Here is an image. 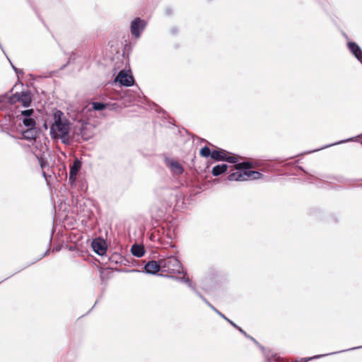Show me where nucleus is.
<instances>
[{
	"mask_svg": "<svg viewBox=\"0 0 362 362\" xmlns=\"http://www.w3.org/2000/svg\"><path fill=\"white\" fill-rule=\"evenodd\" d=\"M240 156L230 153L225 149L216 147L212 151L211 159L216 161H224L229 163L235 164L236 172L231 173L228 176L229 181H247L255 180L263 177V175L252 168L255 166L254 162L243 161L239 162Z\"/></svg>",
	"mask_w": 362,
	"mask_h": 362,
	"instance_id": "nucleus-1",
	"label": "nucleus"
},
{
	"mask_svg": "<svg viewBox=\"0 0 362 362\" xmlns=\"http://www.w3.org/2000/svg\"><path fill=\"white\" fill-rule=\"evenodd\" d=\"M70 122L66 118L62 111L56 110L53 113V122L50 126V136L54 137L59 132L70 127Z\"/></svg>",
	"mask_w": 362,
	"mask_h": 362,
	"instance_id": "nucleus-2",
	"label": "nucleus"
},
{
	"mask_svg": "<svg viewBox=\"0 0 362 362\" xmlns=\"http://www.w3.org/2000/svg\"><path fill=\"white\" fill-rule=\"evenodd\" d=\"M160 260L162 272L173 274L183 273L182 265L178 259L175 256L171 255Z\"/></svg>",
	"mask_w": 362,
	"mask_h": 362,
	"instance_id": "nucleus-3",
	"label": "nucleus"
},
{
	"mask_svg": "<svg viewBox=\"0 0 362 362\" xmlns=\"http://www.w3.org/2000/svg\"><path fill=\"white\" fill-rule=\"evenodd\" d=\"M18 102L24 107H28L32 103V93L30 90L17 92L8 98V103L13 105Z\"/></svg>",
	"mask_w": 362,
	"mask_h": 362,
	"instance_id": "nucleus-4",
	"label": "nucleus"
},
{
	"mask_svg": "<svg viewBox=\"0 0 362 362\" xmlns=\"http://www.w3.org/2000/svg\"><path fill=\"white\" fill-rule=\"evenodd\" d=\"M115 82H118L122 86L130 87L134 84V78L131 71L122 69L115 76Z\"/></svg>",
	"mask_w": 362,
	"mask_h": 362,
	"instance_id": "nucleus-5",
	"label": "nucleus"
},
{
	"mask_svg": "<svg viewBox=\"0 0 362 362\" xmlns=\"http://www.w3.org/2000/svg\"><path fill=\"white\" fill-rule=\"evenodd\" d=\"M147 22L139 17L135 18L130 24V31L133 36L139 38L141 33L145 30Z\"/></svg>",
	"mask_w": 362,
	"mask_h": 362,
	"instance_id": "nucleus-6",
	"label": "nucleus"
},
{
	"mask_svg": "<svg viewBox=\"0 0 362 362\" xmlns=\"http://www.w3.org/2000/svg\"><path fill=\"white\" fill-rule=\"evenodd\" d=\"M91 247L93 250L100 256L105 255L107 250L106 241L100 237L93 239Z\"/></svg>",
	"mask_w": 362,
	"mask_h": 362,
	"instance_id": "nucleus-7",
	"label": "nucleus"
},
{
	"mask_svg": "<svg viewBox=\"0 0 362 362\" xmlns=\"http://www.w3.org/2000/svg\"><path fill=\"white\" fill-rule=\"evenodd\" d=\"M21 120L26 127H36L35 115L33 109H27L21 111Z\"/></svg>",
	"mask_w": 362,
	"mask_h": 362,
	"instance_id": "nucleus-8",
	"label": "nucleus"
},
{
	"mask_svg": "<svg viewBox=\"0 0 362 362\" xmlns=\"http://www.w3.org/2000/svg\"><path fill=\"white\" fill-rule=\"evenodd\" d=\"M53 140L60 139L62 143L66 146L71 145L74 140H76L75 132L74 131L72 135L70 134V127L66 130L62 131L54 135V137H51Z\"/></svg>",
	"mask_w": 362,
	"mask_h": 362,
	"instance_id": "nucleus-9",
	"label": "nucleus"
},
{
	"mask_svg": "<svg viewBox=\"0 0 362 362\" xmlns=\"http://www.w3.org/2000/svg\"><path fill=\"white\" fill-rule=\"evenodd\" d=\"M159 272H162L160 260L148 261L143 267V272L148 274L157 275Z\"/></svg>",
	"mask_w": 362,
	"mask_h": 362,
	"instance_id": "nucleus-10",
	"label": "nucleus"
},
{
	"mask_svg": "<svg viewBox=\"0 0 362 362\" xmlns=\"http://www.w3.org/2000/svg\"><path fill=\"white\" fill-rule=\"evenodd\" d=\"M74 132L76 135V140H78L79 137H81L83 140L88 141L93 136L91 131L86 127V124H81L78 129L75 127Z\"/></svg>",
	"mask_w": 362,
	"mask_h": 362,
	"instance_id": "nucleus-11",
	"label": "nucleus"
},
{
	"mask_svg": "<svg viewBox=\"0 0 362 362\" xmlns=\"http://www.w3.org/2000/svg\"><path fill=\"white\" fill-rule=\"evenodd\" d=\"M165 163L169 167L173 173L175 175H181L184 172V168L182 165L177 160L170 159L168 157L165 158Z\"/></svg>",
	"mask_w": 362,
	"mask_h": 362,
	"instance_id": "nucleus-12",
	"label": "nucleus"
},
{
	"mask_svg": "<svg viewBox=\"0 0 362 362\" xmlns=\"http://www.w3.org/2000/svg\"><path fill=\"white\" fill-rule=\"evenodd\" d=\"M81 168V162L76 158L70 165L69 177V180L71 183H74L76 180V177Z\"/></svg>",
	"mask_w": 362,
	"mask_h": 362,
	"instance_id": "nucleus-13",
	"label": "nucleus"
},
{
	"mask_svg": "<svg viewBox=\"0 0 362 362\" xmlns=\"http://www.w3.org/2000/svg\"><path fill=\"white\" fill-rule=\"evenodd\" d=\"M347 47L350 52L357 59V60L362 64V49L355 42H348Z\"/></svg>",
	"mask_w": 362,
	"mask_h": 362,
	"instance_id": "nucleus-14",
	"label": "nucleus"
},
{
	"mask_svg": "<svg viewBox=\"0 0 362 362\" xmlns=\"http://www.w3.org/2000/svg\"><path fill=\"white\" fill-rule=\"evenodd\" d=\"M23 138L28 141L35 140L37 138L36 127H28V129L22 132Z\"/></svg>",
	"mask_w": 362,
	"mask_h": 362,
	"instance_id": "nucleus-15",
	"label": "nucleus"
},
{
	"mask_svg": "<svg viewBox=\"0 0 362 362\" xmlns=\"http://www.w3.org/2000/svg\"><path fill=\"white\" fill-rule=\"evenodd\" d=\"M228 165L226 163L218 164L215 165L212 170L211 173L214 177H218L221 175L224 174L228 171Z\"/></svg>",
	"mask_w": 362,
	"mask_h": 362,
	"instance_id": "nucleus-16",
	"label": "nucleus"
},
{
	"mask_svg": "<svg viewBox=\"0 0 362 362\" xmlns=\"http://www.w3.org/2000/svg\"><path fill=\"white\" fill-rule=\"evenodd\" d=\"M132 254L136 257H141L145 254L144 247L139 244H133L131 247Z\"/></svg>",
	"mask_w": 362,
	"mask_h": 362,
	"instance_id": "nucleus-17",
	"label": "nucleus"
},
{
	"mask_svg": "<svg viewBox=\"0 0 362 362\" xmlns=\"http://www.w3.org/2000/svg\"><path fill=\"white\" fill-rule=\"evenodd\" d=\"M174 279L183 282L186 284L196 294H197V292H199L197 290L195 286L192 284V281L189 279V277L187 276H182V277H178V276H172Z\"/></svg>",
	"mask_w": 362,
	"mask_h": 362,
	"instance_id": "nucleus-18",
	"label": "nucleus"
},
{
	"mask_svg": "<svg viewBox=\"0 0 362 362\" xmlns=\"http://www.w3.org/2000/svg\"><path fill=\"white\" fill-rule=\"evenodd\" d=\"M226 321H227L230 325H232L234 328H235L236 329H238L242 334H243L245 337L251 339L252 341H253L256 344H258V341L255 339L253 338L252 337L250 336L249 334H247L240 327H239L238 325H237L234 322H233L232 320H230V319H228V317L225 320Z\"/></svg>",
	"mask_w": 362,
	"mask_h": 362,
	"instance_id": "nucleus-19",
	"label": "nucleus"
},
{
	"mask_svg": "<svg viewBox=\"0 0 362 362\" xmlns=\"http://www.w3.org/2000/svg\"><path fill=\"white\" fill-rule=\"evenodd\" d=\"M209 308H211L216 314H218L221 317L226 320L227 318L221 312L217 310L212 304H211L204 296L200 292H197V294Z\"/></svg>",
	"mask_w": 362,
	"mask_h": 362,
	"instance_id": "nucleus-20",
	"label": "nucleus"
},
{
	"mask_svg": "<svg viewBox=\"0 0 362 362\" xmlns=\"http://www.w3.org/2000/svg\"><path fill=\"white\" fill-rule=\"evenodd\" d=\"M107 103L103 102H93L92 103V109L95 111H101L106 109Z\"/></svg>",
	"mask_w": 362,
	"mask_h": 362,
	"instance_id": "nucleus-21",
	"label": "nucleus"
},
{
	"mask_svg": "<svg viewBox=\"0 0 362 362\" xmlns=\"http://www.w3.org/2000/svg\"><path fill=\"white\" fill-rule=\"evenodd\" d=\"M199 154L203 158L210 157L211 158L212 151L207 146H204L200 149Z\"/></svg>",
	"mask_w": 362,
	"mask_h": 362,
	"instance_id": "nucleus-22",
	"label": "nucleus"
},
{
	"mask_svg": "<svg viewBox=\"0 0 362 362\" xmlns=\"http://www.w3.org/2000/svg\"><path fill=\"white\" fill-rule=\"evenodd\" d=\"M299 170L303 171L305 175H307L306 180L310 183L313 182L314 180H318L317 177H315L314 175L308 173L305 171V170L302 166H298L297 167Z\"/></svg>",
	"mask_w": 362,
	"mask_h": 362,
	"instance_id": "nucleus-23",
	"label": "nucleus"
},
{
	"mask_svg": "<svg viewBox=\"0 0 362 362\" xmlns=\"http://www.w3.org/2000/svg\"><path fill=\"white\" fill-rule=\"evenodd\" d=\"M354 139H355L354 137H351V138L347 139L346 140H342V141H340L338 142H335L334 144H328V145H326L325 146L321 148V149H324V148L332 146L334 145H337V144H342V143H345V142H348V141H354ZM317 151H319V149L312 151L311 152H315Z\"/></svg>",
	"mask_w": 362,
	"mask_h": 362,
	"instance_id": "nucleus-24",
	"label": "nucleus"
},
{
	"mask_svg": "<svg viewBox=\"0 0 362 362\" xmlns=\"http://www.w3.org/2000/svg\"><path fill=\"white\" fill-rule=\"evenodd\" d=\"M8 94L9 92L6 93L5 94L3 95H0V109H1L4 107V104L6 100L8 102V98L10 97Z\"/></svg>",
	"mask_w": 362,
	"mask_h": 362,
	"instance_id": "nucleus-25",
	"label": "nucleus"
},
{
	"mask_svg": "<svg viewBox=\"0 0 362 362\" xmlns=\"http://www.w3.org/2000/svg\"><path fill=\"white\" fill-rule=\"evenodd\" d=\"M266 362H282L281 358L277 354H273L268 358Z\"/></svg>",
	"mask_w": 362,
	"mask_h": 362,
	"instance_id": "nucleus-26",
	"label": "nucleus"
},
{
	"mask_svg": "<svg viewBox=\"0 0 362 362\" xmlns=\"http://www.w3.org/2000/svg\"><path fill=\"white\" fill-rule=\"evenodd\" d=\"M10 63L11 64L13 69L14 70V71L16 72V74L18 76H19L20 75L24 74V72L22 69H18L17 67H16L11 62H10Z\"/></svg>",
	"mask_w": 362,
	"mask_h": 362,
	"instance_id": "nucleus-27",
	"label": "nucleus"
},
{
	"mask_svg": "<svg viewBox=\"0 0 362 362\" xmlns=\"http://www.w3.org/2000/svg\"><path fill=\"white\" fill-rule=\"evenodd\" d=\"M165 14L168 16H170L173 14V9L170 7V6H168L165 8Z\"/></svg>",
	"mask_w": 362,
	"mask_h": 362,
	"instance_id": "nucleus-28",
	"label": "nucleus"
},
{
	"mask_svg": "<svg viewBox=\"0 0 362 362\" xmlns=\"http://www.w3.org/2000/svg\"><path fill=\"white\" fill-rule=\"evenodd\" d=\"M38 160H39V163H40V167L43 169L45 165L47 164V162L42 158H39L38 156L37 157Z\"/></svg>",
	"mask_w": 362,
	"mask_h": 362,
	"instance_id": "nucleus-29",
	"label": "nucleus"
},
{
	"mask_svg": "<svg viewBox=\"0 0 362 362\" xmlns=\"http://www.w3.org/2000/svg\"><path fill=\"white\" fill-rule=\"evenodd\" d=\"M170 33H171L172 35H175L177 34V33H178V29H177V28H176V27H173V28H170Z\"/></svg>",
	"mask_w": 362,
	"mask_h": 362,
	"instance_id": "nucleus-30",
	"label": "nucleus"
},
{
	"mask_svg": "<svg viewBox=\"0 0 362 362\" xmlns=\"http://www.w3.org/2000/svg\"><path fill=\"white\" fill-rule=\"evenodd\" d=\"M49 253V249H47L41 256L40 258H38L37 259V261L42 259L44 257H45L46 255H47Z\"/></svg>",
	"mask_w": 362,
	"mask_h": 362,
	"instance_id": "nucleus-31",
	"label": "nucleus"
},
{
	"mask_svg": "<svg viewBox=\"0 0 362 362\" xmlns=\"http://www.w3.org/2000/svg\"><path fill=\"white\" fill-rule=\"evenodd\" d=\"M99 300H97L94 304V305L90 308V310L88 312V313H89L93 308L96 305V304L98 303Z\"/></svg>",
	"mask_w": 362,
	"mask_h": 362,
	"instance_id": "nucleus-32",
	"label": "nucleus"
},
{
	"mask_svg": "<svg viewBox=\"0 0 362 362\" xmlns=\"http://www.w3.org/2000/svg\"><path fill=\"white\" fill-rule=\"evenodd\" d=\"M71 59V57L69 58L68 62L62 66V69H64L67 66V64L70 62Z\"/></svg>",
	"mask_w": 362,
	"mask_h": 362,
	"instance_id": "nucleus-33",
	"label": "nucleus"
},
{
	"mask_svg": "<svg viewBox=\"0 0 362 362\" xmlns=\"http://www.w3.org/2000/svg\"><path fill=\"white\" fill-rule=\"evenodd\" d=\"M132 272H140L139 270H137V269H132Z\"/></svg>",
	"mask_w": 362,
	"mask_h": 362,
	"instance_id": "nucleus-34",
	"label": "nucleus"
},
{
	"mask_svg": "<svg viewBox=\"0 0 362 362\" xmlns=\"http://www.w3.org/2000/svg\"><path fill=\"white\" fill-rule=\"evenodd\" d=\"M43 126L45 129H47V124L46 123H45Z\"/></svg>",
	"mask_w": 362,
	"mask_h": 362,
	"instance_id": "nucleus-35",
	"label": "nucleus"
},
{
	"mask_svg": "<svg viewBox=\"0 0 362 362\" xmlns=\"http://www.w3.org/2000/svg\"><path fill=\"white\" fill-rule=\"evenodd\" d=\"M0 48L1 49V50H2L3 52H4V49H3V47H2V45H1V42H0Z\"/></svg>",
	"mask_w": 362,
	"mask_h": 362,
	"instance_id": "nucleus-36",
	"label": "nucleus"
},
{
	"mask_svg": "<svg viewBox=\"0 0 362 362\" xmlns=\"http://www.w3.org/2000/svg\"><path fill=\"white\" fill-rule=\"evenodd\" d=\"M43 176L45 177V178L47 180V176H46V174L45 172H43Z\"/></svg>",
	"mask_w": 362,
	"mask_h": 362,
	"instance_id": "nucleus-37",
	"label": "nucleus"
},
{
	"mask_svg": "<svg viewBox=\"0 0 362 362\" xmlns=\"http://www.w3.org/2000/svg\"><path fill=\"white\" fill-rule=\"evenodd\" d=\"M51 242H52V237L50 238L49 241V245L51 244Z\"/></svg>",
	"mask_w": 362,
	"mask_h": 362,
	"instance_id": "nucleus-38",
	"label": "nucleus"
},
{
	"mask_svg": "<svg viewBox=\"0 0 362 362\" xmlns=\"http://www.w3.org/2000/svg\"><path fill=\"white\" fill-rule=\"evenodd\" d=\"M357 137H362V134L358 135V136H357Z\"/></svg>",
	"mask_w": 362,
	"mask_h": 362,
	"instance_id": "nucleus-39",
	"label": "nucleus"
},
{
	"mask_svg": "<svg viewBox=\"0 0 362 362\" xmlns=\"http://www.w3.org/2000/svg\"><path fill=\"white\" fill-rule=\"evenodd\" d=\"M361 144H362V142H361Z\"/></svg>",
	"mask_w": 362,
	"mask_h": 362,
	"instance_id": "nucleus-40",
	"label": "nucleus"
}]
</instances>
